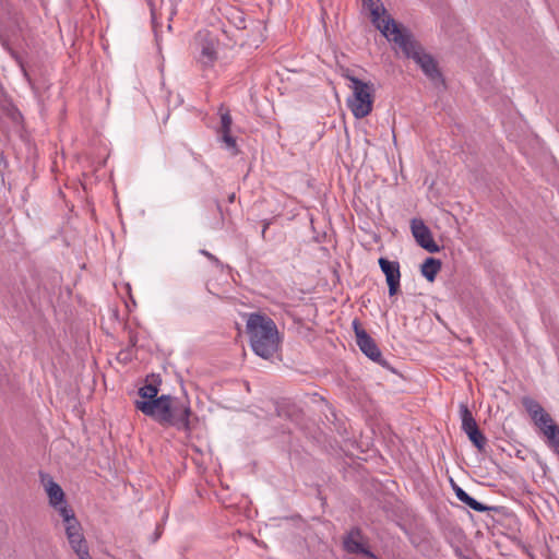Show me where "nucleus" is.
Segmentation results:
<instances>
[{
	"label": "nucleus",
	"mask_w": 559,
	"mask_h": 559,
	"mask_svg": "<svg viewBox=\"0 0 559 559\" xmlns=\"http://www.w3.org/2000/svg\"><path fill=\"white\" fill-rule=\"evenodd\" d=\"M135 407L162 426H175L183 430L190 429V407L170 395H160L158 400L154 401H135Z\"/></svg>",
	"instance_id": "f257e3e1"
},
{
	"label": "nucleus",
	"mask_w": 559,
	"mask_h": 559,
	"mask_svg": "<svg viewBox=\"0 0 559 559\" xmlns=\"http://www.w3.org/2000/svg\"><path fill=\"white\" fill-rule=\"evenodd\" d=\"M247 332L251 347L258 356L270 359L278 352L282 338L271 318L251 313L247 320Z\"/></svg>",
	"instance_id": "f03ea898"
},
{
	"label": "nucleus",
	"mask_w": 559,
	"mask_h": 559,
	"mask_svg": "<svg viewBox=\"0 0 559 559\" xmlns=\"http://www.w3.org/2000/svg\"><path fill=\"white\" fill-rule=\"evenodd\" d=\"M345 78L349 81L348 88L352 91V94L346 99V105L350 112L357 119L369 116L374 103L373 84L361 81L350 74H345Z\"/></svg>",
	"instance_id": "7ed1b4c3"
},
{
	"label": "nucleus",
	"mask_w": 559,
	"mask_h": 559,
	"mask_svg": "<svg viewBox=\"0 0 559 559\" xmlns=\"http://www.w3.org/2000/svg\"><path fill=\"white\" fill-rule=\"evenodd\" d=\"M392 43L399 47L407 58H412L431 80L440 78L438 66L430 55L424 52L412 34L405 29Z\"/></svg>",
	"instance_id": "20e7f679"
},
{
	"label": "nucleus",
	"mask_w": 559,
	"mask_h": 559,
	"mask_svg": "<svg viewBox=\"0 0 559 559\" xmlns=\"http://www.w3.org/2000/svg\"><path fill=\"white\" fill-rule=\"evenodd\" d=\"M62 525L71 550L79 559H93L83 528L72 508L61 510Z\"/></svg>",
	"instance_id": "39448f33"
},
{
	"label": "nucleus",
	"mask_w": 559,
	"mask_h": 559,
	"mask_svg": "<svg viewBox=\"0 0 559 559\" xmlns=\"http://www.w3.org/2000/svg\"><path fill=\"white\" fill-rule=\"evenodd\" d=\"M362 5L368 10L372 24L389 41L406 29L390 16L381 0H362Z\"/></svg>",
	"instance_id": "423d86ee"
},
{
	"label": "nucleus",
	"mask_w": 559,
	"mask_h": 559,
	"mask_svg": "<svg viewBox=\"0 0 559 559\" xmlns=\"http://www.w3.org/2000/svg\"><path fill=\"white\" fill-rule=\"evenodd\" d=\"M411 230L416 242L427 250L428 252L435 253L440 250L439 246L435 242L430 229L419 218H413L411 221Z\"/></svg>",
	"instance_id": "0eeeda50"
},
{
	"label": "nucleus",
	"mask_w": 559,
	"mask_h": 559,
	"mask_svg": "<svg viewBox=\"0 0 559 559\" xmlns=\"http://www.w3.org/2000/svg\"><path fill=\"white\" fill-rule=\"evenodd\" d=\"M218 114L221 118V124L217 129V134L219 135V139L224 143L225 147L231 151L233 154H237V141L236 138L231 135L233 118L230 112L228 109L221 106Z\"/></svg>",
	"instance_id": "6e6552de"
},
{
	"label": "nucleus",
	"mask_w": 559,
	"mask_h": 559,
	"mask_svg": "<svg viewBox=\"0 0 559 559\" xmlns=\"http://www.w3.org/2000/svg\"><path fill=\"white\" fill-rule=\"evenodd\" d=\"M353 329L355 332L357 345L361 352L373 361H379L381 358V352L379 350L374 341L362 329L358 320L353 321Z\"/></svg>",
	"instance_id": "1a4fd4ad"
},
{
	"label": "nucleus",
	"mask_w": 559,
	"mask_h": 559,
	"mask_svg": "<svg viewBox=\"0 0 559 559\" xmlns=\"http://www.w3.org/2000/svg\"><path fill=\"white\" fill-rule=\"evenodd\" d=\"M379 265L385 275V280L389 286L390 296L396 295L400 288V264L395 261H389L385 258L379 259Z\"/></svg>",
	"instance_id": "9d476101"
},
{
	"label": "nucleus",
	"mask_w": 559,
	"mask_h": 559,
	"mask_svg": "<svg viewBox=\"0 0 559 559\" xmlns=\"http://www.w3.org/2000/svg\"><path fill=\"white\" fill-rule=\"evenodd\" d=\"M45 491L48 496L49 504L59 513L61 516V510L63 508H70L66 503V496L62 488L53 481L51 478L43 479Z\"/></svg>",
	"instance_id": "9b49d317"
},
{
	"label": "nucleus",
	"mask_w": 559,
	"mask_h": 559,
	"mask_svg": "<svg viewBox=\"0 0 559 559\" xmlns=\"http://www.w3.org/2000/svg\"><path fill=\"white\" fill-rule=\"evenodd\" d=\"M344 548L352 554H360L372 557V554L366 548L362 535L359 530H352L344 539Z\"/></svg>",
	"instance_id": "f8f14e48"
},
{
	"label": "nucleus",
	"mask_w": 559,
	"mask_h": 559,
	"mask_svg": "<svg viewBox=\"0 0 559 559\" xmlns=\"http://www.w3.org/2000/svg\"><path fill=\"white\" fill-rule=\"evenodd\" d=\"M523 405L539 428L551 421L552 418L544 411L538 402L532 399H524Z\"/></svg>",
	"instance_id": "ddd939ff"
},
{
	"label": "nucleus",
	"mask_w": 559,
	"mask_h": 559,
	"mask_svg": "<svg viewBox=\"0 0 559 559\" xmlns=\"http://www.w3.org/2000/svg\"><path fill=\"white\" fill-rule=\"evenodd\" d=\"M217 59V41L211 39L202 44L200 62L204 66H212Z\"/></svg>",
	"instance_id": "4468645a"
},
{
	"label": "nucleus",
	"mask_w": 559,
	"mask_h": 559,
	"mask_svg": "<svg viewBox=\"0 0 559 559\" xmlns=\"http://www.w3.org/2000/svg\"><path fill=\"white\" fill-rule=\"evenodd\" d=\"M441 261L435 258H427L421 264V274L428 282H433L441 270Z\"/></svg>",
	"instance_id": "2eb2a0df"
},
{
	"label": "nucleus",
	"mask_w": 559,
	"mask_h": 559,
	"mask_svg": "<svg viewBox=\"0 0 559 559\" xmlns=\"http://www.w3.org/2000/svg\"><path fill=\"white\" fill-rule=\"evenodd\" d=\"M543 433L548 440L549 445L555 450V452L559 455V426L554 424V420L547 423L544 427L540 428Z\"/></svg>",
	"instance_id": "dca6fc26"
},
{
	"label": "nucleus",
	"mask_w": 559,
	"mask_h": 559,
	"mask_svg": "<svg viewBox=\"0 0 559 559\" xmlns=\"http://www.w3.org/2000/svg\"><path fill=\"white\" fill-rule=\"evenodd\" d=\"M461 411V419H462V430L466 432H472L475 429H478L477 423L473 417L472 412L464 404L460 406Z\"/></svg>",
	"instance_id": "f3484780"
},
{
	"label": "nucleus",
	"mask_w": 559,
	"mask_h": 559,
	"mask_svg": "<svg viewBox=\"0 0 559 559\" xmlns=\"http://www.w3.org/2000/svg\"><path fill=\"white\" fill-rule=\"evenodd\" d=\"M158 390L155 385L146 384L139 390V396L141 397L140 401H154L158 400L159 396H157Z\"/></svg>",
	"instance_id": "a211bd4d"
},
{
	"label": "nucleus",
	"mask_w": 559,
	"mask_h": 559,
	"mask_svg": "<svg viewBox=\"0 0 559 559\" xmlns=\"http://www.w3.org/2000/svg\"><path fill=\"white\" fill-rule=\"evenodd\" d=\"M469 441L479 450L483 451L485 449L487 439L486 437L480 432L479 429H475L472 432H466Z\"/></svg>",
	"instance_id": "6ab92c4d"
},
{
	"label": "nucleus",
	"mask_w": 559,
	"mask_h": 559,
	"mask_svg": "<svg viewBox=\"0 0 559 559\" xmlns=\"http://www.w3.org/2000/svg\"><path fill=\"white\" fill-rule=\"evenodd\" d=\"M465 504L468 506L471 509H473L475 511H478V512H483V511L487 510V508L484 504H481L480 502H478L477 500H475L471 496L465 501Z\"/></svg>",
	"instance_id": "aec40b11"
},
{
	"label": "nucleus",
	"mask_w": 559,
	"mask_h": 559,
	"mask_svg": "<svg viewBox=\"0 0 559 559\" xmlns=\"http://www.w3.org/2000/svg\"><path fill=\"white\" fill-rule=\"evenodd\" d=\"M455 495L460 501L465 503V501L468 499L469 495L465 492L462 488L457 487L455 489Z\"/></svg>",
	"instance_id": "412c9836"
},
{
	"label": "nucleus",
	"mask_w": 559,
	"mask_h": 559,
	"mask_svg": "<svg viewBox=\"0 0 559 559\" xmlns=\"http://www.w3.org/2000/svg\"><path fill=\"white\" fill-rule=\"evenodd\" d=\"M234 200H235V193H231V194L228 197V201H229L230 203H233V202H234Z\"/></svg>",
	"instance_id": "4be33fe9"
}]
</instances>
